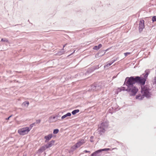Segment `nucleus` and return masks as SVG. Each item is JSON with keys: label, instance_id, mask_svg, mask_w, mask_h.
Segmentation results:
<instances>
[{"label": "nucleus", "instance_id": "1", "mask_svg": "<svg viewBox=\"0 0 156 156\" xmlns=\"http://www.w3.org/2000/svg\"><path fill=\"white\" fill-rule=\"evenodd\" d=\"M145 73L142 76H132L126 78L123 87L118 88L117 89L118 92L122 91H127L129 93L131 96H135L138 91V89L134 85L136 83L144 85L148 75L147 72L145 71Z\"/></svg>", "mask_w": 156, "mask_h": 156}, {"label": "nucleus", "instance_id": "2", "mask_svg": "<svg viewBox=\"0 0 156 156\" xmlns=\"http://www.w3.org/2000/svg\"><path fill=\"white\" fill-rule=\"evenodd\" d=\"M151 89L149 86L145 85L144 87H141V93L142 95L138 94L136 96V98L139 100H142L144 97L147 98H150L151 95Z\"/></svg>", "mask_w": 156, "mask_h": 156}, {"label": "nucleus", "instance_id": "3", "mask_svg": "<svg viewBox=\"0 0 156 156\" xmlns=\"http://www.w3.org/2000/svg\"><path fill=\"white\" fill-rule=\"evenodd\" d=\"M108 126V122L106 121L102 122L99 125L98 129L96 132L98 135L100 136L103 135Z\"/></svg>", "mask_w": 156, "mask_h": 156}, {"label": "nucleus", "instance_id": "4", "mask_svg": "<svg viewBox=\"0 0 156 156\" xmlns=\"http://www.w3.org/2000/svg\"><path fill=\"white\" fill-rule=\"evenodd\" d=\"M30 130V129L27 127L18 130V133L20 135H24L27 134Z\"/></svg>", "mask_w": 156, "mask_h": 156}, {"label": "nucleus", "instance_id": "5", "mask_svg": "<svg viewBox=\"0 0 156 156\" xmlns=\"http://www.w3.org/2000/svg\"><path fill=\"white\" fill-rule=\"evenodd\" d=\"M144 21L142 20H140L139 23V30L140 32H141L144 28Z\"/></svg>", "mask_w": 156, "mask_h": 156}, {"label": "nucleus", "instance_id": "6", "mask_svg": "<svg viewBox=\"0 0 156 156\" xmlns=\"http://www.w3.org/2000/svg\"><path fill=\"white\" fill-rule=\"evenodd\" d=\"M95 84L97 90H99L102 89L104 86V84L102 82H100Z\"/></svg>", "mask_w": 156, "mask_h": 156}, {"label": "nucleus", "instance_id": "7", "mask_svg": "<svg viewBox=\"0 0 156 156\" xmlns=\"http://www.w3.org/2000/svg\"><path fill=\"white\" fill-rule=\"evenodd\" d=\"M86 142L85 140L84 139H81L76 144V146L78 147H80L83 144Z\"/></svg>", "mask_w": 156, "mask_h": 156}, {"label": "nucleus", "instance_id": "8", "mask_svg": "<svg viewBox=\"0 0 156 156\" xmlns=\"http://www.w3.org/2000/svg\"><path fill=\"white\" fill-rule=\"evenodd\" d=\"M48 148L47 147L46 145L45 144L44 146L41 147L38 150V152L39 153H41L43 151L46 150Z\"/></svg>", "mask_w": 156, "mask_h": 156}, {"label": "nucleus", "instance_id": "9", "mask_svg": "<svg viewBox=\"0 0 156 156\" xmlns=\"http://www.w3.org/2000/svg\"><path fill=\"white\" fill-rule=\"evenodd\" d=\"M52 137L51 134L48 135L47 136H45L44 137V139L45 140V142L48 143V141L51 139Z\"/></svg>", "mask_w": 156, "mask_h": 156}, {"label": "nucleus", "instance_id": "10", "mask_svg": "<svg viewBox=\"0 0 156 156\" xmlns=\"http://www.w3.org/2000/svg\"><path fill=\"white\" fill-rule=\"evenodd\" d=\"M55 141L52 140L45 144L48 148L51 147L54 144Z\"/></svg>", "mask_w": 156, "mask_h": 156}, {"label": "nucleus", "instance_id": "11", "mask_svg": "<svg viewBox=\"0 0 156 156\" xmlns=\"http://www.w3.org/2000/svg\"><path fill=\"white\" fill-rule=\"evenodd\" d=\"M101 150H98L93 153L91 156H100L101 155Z\"/></svg>", "mask_w": 156, "mask_h": 156}, {"label": "nucleus", "instance_id": "12", "mask_svg": "<svg viewBox=\"0 0 156 156\" xmlns=\"http://www.w3.org/2000/svg\"><path fill=\"white\" fill-rule=\"evenodd\" d=\"M90 91H97V89H96V84H94L92 85L90 87Z\"/></svg>", "mask_w": 156, "mask_h": 156}, {"label": "nucleus", "instance_id": "13", "mask_svg": "<svg viewBox=\"0 0 156 156\" xmlns=\"http://www.w3.org/2000/svg\"><path fill=\"white\" fill-rule=\"evenodd\" d=\"M77 148V146L75 144L71 147L69 150V152H73Z\"/></svg>", "mask_w": 156, "mask_h": 156}, {"label": "nucleus", "instance_id": "14", "mask_svg": "<svg viewBox=\"0 0 156 156\" xmlns=\"http://www.w3.org/2000/svg\"><path fill=\"white\" fill-rule=\"evenodd\" d=\"M102 47V44H99L98 46H95L93 48L94 50H98Z\"/></svg>", "mask_w": 156, "mask_h": 156}, {"label": "nucleus", "instance_id": "15", "mask_svg": "<svg viewBox=\"0 0 156 156\" xmlns=\"http://www.w3.org/2000/svg\"><path fill=\"white\" fill-rule=\"evenodd\" d=\"M71 115V113L68 112L66 114L63 115L61 117V119H63L68 116H70Z\"/></svg>", "mask_w": 156, "mask_h": 156}, {"label": "nucleus", "instance_id": "16", "mask_svg": "<svg viewBox=\"0 0 156 156\" xmlns=\"http://www.w3.org/2000/svg\"><path fill=\"white\" fill-rule=\"evenodd\" d=\"M29 104V102L28 101H25L24 102L22 105L23 106L27 107Z\"/></svg>", "mask_w": 156, "mask_h": 156}, {"label": "nucleus", "instance_id": "17", "mask_svg": "<svg viewBox=\"0 0 156 156\" xmlns=\"http://www.w3.org/2000/svg\"><path fill=\"white\" fill-rule=\"evenodd\" d=\"M94 67H92L90 69H89L87 71L88 73H91L94 70Z\"/></svg>", "mask_w": 156, "mask_h": 156}, {"label": "nucleus", "instance_id": "18", "mask_svg": "<svg viewBox=\"0 0 156 156\" xmlns=\"http://www.w3.org/2000/svg\"><path fill=\"white\" fill-rule=\"evenodd\" d=\"M79 109H76L73 110L72 112V113L73 115H74L76 114V113H78L79 112Z\"/></svg>", "mask_w": 156, "mask_h": 156}, {"label": "nucleus", "instance_id": "19", "mask_svg": "<svg viewBox=\"0 0 156 156\" xmlns=\"http://www.w3.org/2000/svg\"><path fill=\"white\" fill-rule=\"evenodd\" d=\"M101 150V152L102 151H108L110 150V149L108 148H104L103 149H99Z\"/></svg>", "mask_w": 156, "mask_h": 156}, {"label": "nucleus", "instance_id": "20", "mask_svg": "<svg viewBox=\"0 0 156 156\" xmlns=\"http://www.w3.org/2000/svg\"><path fill=\"white\" fill-rule=\"evenodd\" d=\"M59 129H55L54 130L53 133L54 134H57L59 132Z\"/></svg>", "mask_w": 156, "mask_h": 156}, {"label": "nucleus", "instance_id": "21", "mask_svg": "<svg viewBox=\"0 0 156 156\" xmlns=\"http://www.w3.org/2000/svg\"><path fill=\"white\" fill-rule=\"evenodd\" d=\"M64 53V51H63V49L62 51H60L58 53V55H61L63 54Z\"/></svg>", "mask_w": 156, "mask_h": 156}, {"label": "nucleus", "instance_id": "22", "mask_svg": "<svg viewBox=\"0 0 156 156\" xmlns=\"http://www.w3.org/2000/svg\"><path fill=\"white\" fill-rule=\"evenodd\" d=\"M1 41H3L5 42H8V41L6 38H2L1 40Z\"/></svg>", "mask_w": 156, "mask_h": 156}, {"label": "nucleus", "instance_id": "23", "mask_svg": "<svg viewBox=\"0 0 156 156\" xmlns=\"http://www.w3.org/2000/svg\"><path fill=\"white\" fill-rule=\"evenodd\" d=\"M112 64V63H111L110 62L109 63H108L106 64V65H105L104 67L105 68H106L107 67H108L110 66H111Z\"/></svg>", "mask_w": 156, "mask_h": 156}, {"label": "nucleus", "instance_id": "24", "mask_svg": "<svg viewBox=\"0 0 156 156\" xmlns=\"http://www.w3.org/2000/svg\"><path fill=\"white\" fill-rule=\"evenodd\" d=\"M35 123H34L30 125V127H29V128H30V130L31 129V128H32V127H33V126H34L35 125Z\"/></svg>", "mask_w": 156, "mask_h": 156}, {"label": "nucleus", "instance_id": "25", "mask_svg": "<svg viewBox=\"0 0 156 156\" xmlns=\"http://www.w3.org/2000/svg\"><path fill=\"white\" fill-rule=\"evenodd\" d=\"M94 138V137L93 136H91L90 137V141L91 142H94L93 139Z\"/></svg>", "mask_w": 156, "mask_h": 156}, {"label": "nucleus", "instance_id": "26", "mask_svg": "<svg viewBox=\"0 0 156 156\" xmlns=\"http://www.w3.org/2000/svg\"><path fill=\"white\" fill-rule=\"evenodd\" d=\"M130 54H131V53H130V52H127L125 53H124V54L125 56L126 57L128 55H129Z\"/></svg>", "mask_w": 156, "mask_h": 156}, {"label": "nucleus", "instance_id": "27", "mask_svg": "<svg viewBox=\"0 0 156 156\" xmlns=\"http://www.w3.org/2000/svg\"><path fill=\"white\" fill-rule=\"evenodd\" d=\"M153 21H156V16H154L152 18Z\"/></svg>", "mask_w": 156, "mask_h": 156}, {"label": "nucleus", "instance_id": "28", "mask_svg": "<svg viewBox=\"0 0 156 156\" xmlns=\"http://www.w3.org/2000/svg\"><path fill=\"white\" fill-rule=\"evenodd\" d=\"M93 67H94V68L95 70V69H97L99 68L98 66H94Z\"/></svg>", "mask_w": 156, "mask_h": 156}, {"label": "nucleus", "instance_id": "29", "mask_svg": "<svg viewBox=\"0 0 156 156\" xmlns=\"http://www.w3.org/2000/svg\"><path fill=\"white\" fill-rule=\"evenodd\" d=\"M41 122V120L40 119L37 120L36 121L35 123L38 124L39 123Z\"/></svg>", "mask_w": 156, "mask_h": 156}, {"label": "nucleus", "instance_id": "30", "mask_svg": "<svg viewBox=\"0 0 156 156\" xmlns=\"http://www.w3.org/2000/svg\"><path fill=\"white\" fill-rule=\"evenodd\" d=\"M117 60V59H114L113 60H112L111 62L112 64L115 61Z\"/></svg>", "mask_w": 156, "mask_h": 156}, {"label": "nucleus", "instance_id": "31", "mask_svg": "<svg viewBox=\"0 0 156 156\" xmlns=\"http://www.w3.org/2000/svg\"><path fill=\"white\" fill-rule=\"evenodd\" d=\"M153 83L154 84H156V76L154 78V81L153 82Z\"/></svg>", "mask_w": 156, "mask_h": 156}, {"label": "nucleus", "instance_id": "32", "mask_svg": "<svg viewBox=\"0 0 156 156\" xmlns=\"http://www.w3.org/2000/svg\"><path fill=\"white\" fill-rule=\"evenodd\" d=\"M12 116V115H11L9 117H8V118H6V119L7 120H8Z\"/></svg>", "mask_w": 156, "mask_h": 156}, {"label": "nucleus", "instance_id": "33", "mask_svg": "<svg viewBox=\"0 0 156 156\" xmlns=\"http://www.w3.org/2000/svg\"><path fill=\"white\" fill-rule=\"evenodd\" d=\"M84 152L85 153H88V152H90V151H87L86 150H85L84 151Z\"/></svg>", "mask_w": 156, "mask_h": 156}, {"label": "nucleus", "instance_id": "34", "mask_svg": "<svg viewBox=\"0 0 156 156\" xmlns=\"http://www.w3.org/2000/svg\"><path fill=\"white\" fill-rule=\"evenodd\" d=\"M112 108L113 109V110H116L117 109V108H113V107H112Z\"/></svg>", "mask_w": 156, "mask_h": 156}, {"label": "nucleus", "instance_id": "35", "mask_svg": "<svg viewBox=\"0 0 156 156\" xmlns=\"http://www.w3.org/2000/svg\"><path fill=\"white\" fill-rule=\"evenodd\" d=\"M75 50H74V52H73L72 53H71V54H70L69 55H71L72 54H73V53H74L75 52Z\"/></svg>", "mask_w": 156, "mask_h": 156}, {"label": "nucleus", "instance_id": "36", "mask_svg": "<svg viewBox=\"0 0 156 156\" xmlns=\"http://www.w3.org/2000/svg\"><path fill=\"white\" fill-rule=\"evenodd\" d=\"M66 44H65L63 46V48H64L66 45Z\"/></svg>", "mask_w": 156, "mask_h": 156}, {"label": "nucleus", "instance_id": "37", "mask_svg": "<svg viewBox=\"0 0 156 156\" xmlns=\"http://www.w3.org/2000/svg\"><path fill=\"white\" fill-rule=\"evenodd\" d=\"M55 118V116H53V119H54Z\"/></svg>", "mask_w": 156, "mask_h": 156}, {"label": "nucleus", "instance_id": "38", "mask_svg": "<svg viewBox=\"0 0 156 156\" xmlns=\"http://www.w3.org/2000/svg\"><path fill=\"white\" fill-rule=\"evenodd\" d=\"M108 50V49H107L106 50V51H107Z\"/></svg>", "mask_w": 156, "mask_h": 156}]
</instances>
